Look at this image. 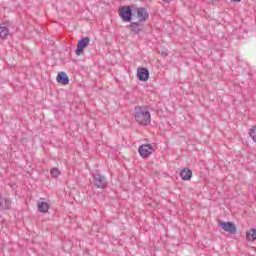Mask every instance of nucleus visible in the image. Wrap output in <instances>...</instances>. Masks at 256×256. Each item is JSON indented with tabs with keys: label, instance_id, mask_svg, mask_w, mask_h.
Segmentation results:
<instances>
[{
	"label": "nucleus",
	"instance_id": "obj_11",
	"mask_svg": "<svg viewBox=\"0 0 256 256\" xmlns=\"http://www.w3.org/2000/svg\"><path fill=\"white\" fill-rule=\"evenodd\" d=\"M0 209H3L4 211L7 209H11V200L9 198L3 197V195L0 194Z\"/></svg>",
	"mask_w": 256,
	"mask_h": 256
},
{
	"label": "nucleus",
	"instance_id": "obj_7",
	"mask_svg": "<svg viewBox=\"0 0 256 256\" xmlns=\"http://www.w3.org/2000/svg\"><path fill=\"white\" fill-rule=\"evenodd\" d=\"M137 77L139 81H142L143 83L149 81V69L145 67H139L137 69Z\"/></svg>",
	"mask_w": 256,
	"mask_h": 256
},
{
	"label": "nucleus",
	"instance_id": "obj_14",
	"mask_svg": "<svg viewBox=\"0 0 256 256\" xmlns=\"http://www.w3.org/2000/svg\"><path fill=\"white\" fill-rule=\"evenodd\" d=\"M9 37V29L5 25H0V39H7Z\"/></svg>",
	"mask_w": 256,
	"mask_h": 256
},
{
	"label": "nucleus",
	"instance_id": "obj_19",
	"mask_svg": "<svg viewBox=\"0 0 256 256\" xmlns=\"http://www.w3.org/2000/svg\"><path fill=\"white\" fill-rule=\"evenodd\" d=\"M164 3H171L173 0H162Z\"/></svg>",
	"mask_w": 256,
	"mask_h": 256
},
{
	"label": "nucleus",
	"instance_id": "obj_5",
	"mask_svg": "<svg viewBox=\"0 0 256 256\" xmlns=\"http://www.w3.org/2000/svg\"><path fill=\"white\" fill-rule=\"evenodd\" d=\"M89 43H91V38H89V37L81 38L78 41L75 54L78 56L83 55L85 49H87V47H89Z\"/></svg>",
	"mask_w": 256,
	"mask_h": 256
},
{
	"label": "nucleus",
	"instance_id": "obj_1",
	"mask_svg": "<svg viewBox=\"0 0 256 256\" xmlns=\"http://www.w3.org/2000/svg\"><path fill=\"white\" fill-rule=\"evenodd\" d=\"M133 117L136 123L144 127L151 124V112H149L148 106H136L134 108Z\"/></svg>",
	"mask_w": 256,
	"mask_h": 256
},
{
	"label": "nucleus",
	"instance_id": "obj_9",
	"mask_svg": "<svg viewBox=\"0 0 256 256\" xmlns=\"http://www.w3.org/2000/svg\"><path fill=\"white\" fill-rule=\"evenodd\" d=\"M56 81L61 85H69V76L65 72H59Z\"/></svg>",
	"mask_w": 256,
	"mask_h": 256
},
{
	"label": "nucleus",
	"instance_id": "obj_8",
	"mask_svg": "<svg viewBox=\"0 0 256 256\" xmlns=\"http://www.w3.org/2000/svg\"><path fill=\"white\" fill-rule=\"evenodd\" d=\"M136 13L140 23H145L147 19H149V12L147 11V8H137Z\"/></svg>",
	"mask_w": 256,
	"mask_h": 256
},
{
	"label": "nucleus",
	"instance_id": "obj_16",
	"mask_svg": "<svg viewBox=\"0 0 256 256\" xmlns=\"http://www.w3.org/2000/svg\"><path fill=\"white\" fill-rule=\"evenodd\" d=\"M50 175L51 177H53L54 179H57V177H59V175H61V171L59 170V168H52L50 170Z\"/></svg>",
	"mask_w": 256,
	"mask_h": 256
},
{
	"label": "nucleus",
	"instance_id": "obj_3",
	"mask_svg": "<svg viewBox=\"0 0 256 256\" xmlns=\"http://www.w3.org/2000/svg\"><path fill=\"white\" fill-rule=\"evenodd\" d=\"M92 177H93V185L97 187V189H107V185H108L107 178L101 175L99 171L93 174Z\"/></svg>",
	"mask_w": 256,
	"mask_h": 256
},
{
	"label": "nucleus",
	"instance_id": "obj_15",
	"mask_svg": "<svg viewBox=\"0 0 256 256\" xmlns=\"http://www.w3.org/2000/svg\"><path fill=\"white\" fill-rule=\"evenodd\" d=\"M49 203L47 202H39L38 203V211L40 213H47V211H49Z\"/></svg>",
	"mask_w": 256,
	"mask_h": 256
},
{
	"label": "nucleus",
	"instance_id": "obj_18",
	"mask_svg": "<svg viewBox=\"0 0 256 256\" xmlns=\"http://www.w3.org/2000/svg\"><path fill=\"white\" fill-rule=\"evenodd\" d=\"M250 137L253 139V141L256 143V126H253L250 129Z\"/></svg>",
	"mask_w": 256,
	"mask_h": 256
},
{
	"label": "nucleus",
	"instance_id": "obj_17",
	"mask_svg": "<svg viewBox=\"0 0 256 256\" xmlns=\"http://www.w3.org/2000/svg\"><path fill=\"white\" fill-rule=\"evenodd\" d=\"M159 55H161V57H163L165 59V57H167V55H169V50L165 49V48H161L158 50Z\"/></svg>",
	"mask_w": 256,
	"mask_h": 256
},
{
	"label": "nucleus",
	"instance_id": "obj_6",
	"mask_svg": "<svg viewBox=\"0 0 256 256\" xmlns=\"http://www.w3.org/2000/svg\"><path fill=\"white\" fill-rule=\"evenodd\" d=\"M218 225L223 229V231H226V233H230V235H237V226L235 223L220 221Z\"/></svg>",
	"mask_w": 256,
	"mask_h": 256
},
{
	"label": "nucleus",
	"instance_id": "obj_2",
	"mask_svg": "<svg viewBox=\"0 0 256 256\" xmlns=\"http://www.w3.org/2000/svg\"><path fill=\"white\" fill-rule=\"evenodd\" d=\"M118 13L124 23H130L133 19V6H121Z\"/></svg>",
	"mask_w": 256,
	"mask_h": 256
},
{
	"label": "nucleus",
	"instance_id": "obj_12",
	"mask_svg": "<svg viewBox=\"0 0 256 256\" xmlns=\"http://www.w3.org/2000/svg\"><path fill=\"white\" fill-rule=\"evenodd\" d=\"M139 25H141L139 22H131L130 25L127 26L128 29H131V33L134 35H139L141 32V28H139Z\"/></svg>",
	"mask_w": 256,
	"mask_h": 256
},
{
	"label": "nucleus",
	"instance_id": "obj_4",
	"mask_svg": "<svg viewBox=\"0 0 256 256\" xmlns=\"http://www.w3.org/2000/svg\"><path fill=\"white\" fill-rule=\"evenodd\" d=\"M138 153L142 159H147L149 156L155 153V148H153V145L151 144H143L139 146Z\"/></svg>",
	"mask_w": 256,
	"mask_h": 256
},
{
	"label": "nucleus",
	"instance_id": "obj_20",
	"mask_svg": "<svg viewBox=\"0 0 256 256\" xmlns=\"http://www.w3.org/2000/svg\"><path fill=\"white\" fill-rule=\"evenodd\" d=\"M231 1H233L234 3H239V2H241V0H231Z\"/></svg>",
	"mask_w": 256,
	"mask_h": 256
},
{
	"label": "nucleus",
	"instance_id": "obj_10",
	"mask_svg": "<svg viewBox=\"0 0 256 256\" xmlns=\"http://www.w3.org/2000/svg\"><path fill=\"white\" fill-rule=\"evenodd\" d=\"M180 177L182 181H191L193 177V172L189 168H183L180 172Z\"/></svg>",
	"mask_w": 256,
	"mask_h": 256
},
{
	"label": "nucleus",
	"instance_id": "obj_13",
	"mask_svg": "<svg viewBox=\"0 0 256 256\" xmlns=\"http://www.w3.org/2000/svg\"><path fill=\"white\" fill-rule=\"evenodd\" d=\"M246 240L253 242L256 241V229L255 228H251L250 231L246 232Z\"/></svg>",
	"mask_w": 256,
	"mask_h": 256
}]
</instances>
